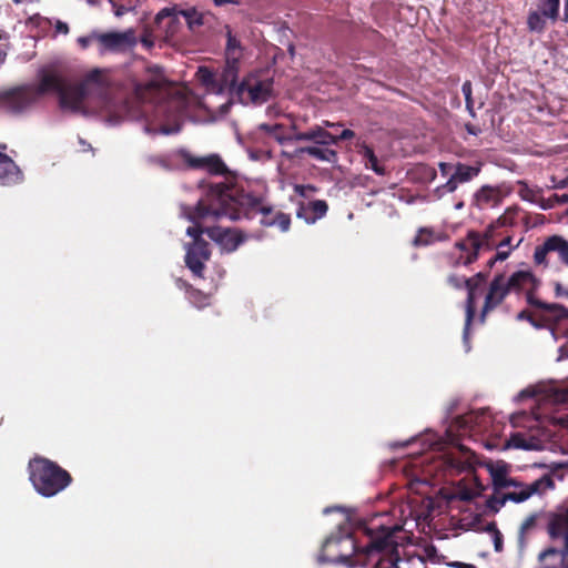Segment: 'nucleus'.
I'll list each match as a JSON object with an SVG mask.
<instances>
[{
    "instance_id": "4c0bfd02",
    "label": "nucleus",
    "mask_w": 568,
    "mask_h": 568,
    "mask_svg": "<svg viewBox=\"0 0 568 568\" xmlns=\"http://www.w3.org/2000/svg\"><path fill=\"white\" fill-rule=\"evenodd\" d=\"M146 161L149 164L158 165L165 171H171L175 168L170 155H151Z\"/></svg>"
},
{
    "instance_id": "5fc2aeb1",
    "label": "nucleus",
    "mask_w": 568,
    "mask_h": 568,
    "mask_svg": "<svg viewBox=\"0 0 568 568\" xmlns=\"http://www.w3.org/2000/svg\"><path fill=\"white\" fill-rule=\"evenodd\" d=\"M191 301L196 307H203L206 305V297L202 296L199 292L191 295Z\"/></svg>"
},
{
    "instance_id": "a878e982",
    "label": "nucleus",
    "mask_w": 568,
    "mask_h": 568,
    "mask_svg": "<svg viewBox=\"0 0 568 568\" xmlns=\"http://www.w3.org/2000/svg\"><path fill=\"white\" fill-rule=\"evenodd\" d=\"M327 209L325 201L316 200L306 206L302 205L297 211V216L304 219L306 223L313 224L326 214Z\"/></svg>"
},
{
    "instance_id": "f704fd0d",
    "label": "nucleus",
    "mask_w": 568,
    "mask_h": 568,
    "mask_svg": "<svg viewBox=\"0 0 568 568\" xmlns=\"http://www.w3.org/2000/svg\"><path fill=\"white\" fill-rule=\"evenodd\" d=\"M546 19L539 11H530L527 17L528 30L542 33L546 30Z\"/></svg>"
},
{
    "instance_id": "774afa93",
    "label": "nucleus",
    "mask_w": 568,
    "mask_h": 568,
    "mask_svg": "<svg viewBox=\"0 0 568 568\" xmlns=\"http://www.w3.org/2000/svg\"><path fill=\"white\" fill-rule=\"evenodd\" d=\"M452 566L456 567V568H474V565L462 562V561H455L452 564Z\"/></svg>"
},
{
    "instance_id": "cd10ccee",
    "label": "nucleus",
    "mask_w": 568,
    "mask_h": 568,
    "mask_svg": "<svg viewBox=\"0 0 568 568\" xmlns=\"http://www.w3.org/2000/svg\"><path fill=\"white\" fill-rule=\"evenodd\" d=\"M349 136L351 135H348V138ZM342 139L343 138H338L334 143L327 144L313 142L314 145L301 148L298 152L308 154L310 156L321 161L333 162L335 160L336 153L329 148V145L335 144L338 140ZM345 139H347V136Z\"/></svg>"
},
{
    "instance_id": "39448f33",
    "label": "nucleus",
    "mask_w": 568,
    "mask_h": 568,
    "mask_svg": "<svg viewBox=\"0 0 568 568\" xmlns=\"http://www.w3.org/2000/svg\"><path fill=\"white\" fill-rule=\"evenodd\" d=\"M204 232L212 241L220 245L222 251L227 253L235 251L243 241L240 233L235 230L222 229L220 226L202 230L199 225L189 226L186 234L193 237V244L186 246L185 263L196 276H202L204 264L211 255L207 243L201 239V234Z\"/></svg>"
},
{
    "instance_id": "13d9d810",
    "label": "nucleus",
    "mask_w": 568,
    "mask_h": 568,
    "mask_svg": "<svg viewBox=\"0 0 568 568\" xmlns=\"http://www.w3.org/2000/svg\"><path fill=\"white\" fill-rule=\"evenodd\" d=\"M54 29H55V32H58V33H62V34L69 33V26L61 20H57L54 22Z\"/></svg>"
},
{
    "instance_id": "864d4df0",
    "label": "nucleus",
    "mask_w": 568,
    "mask_h": 568,
    "mask_svg": "<svg viewBox=\"0 0 568 568\" xmlns=\"http://www.w3.org/2000/svg\"><path fill=\"white\" fill-rule=\"evenodd\" d=\"M513 242V236L511 235H506L503 240H500L499 242L496 243V247L495 248H503V247H514V250L518 246L517 245H513L511 244Z\"/></svg>"
},
{
    "instance_id": "58836bf2",
    "label": "nucleus",
    "mask_w": 568,
    "mask_h": 568,
    "mask_svg": "<svg viewBox=\"0 0 568 568\" xmlns=\"http://www.w3.org/2000/svg\"><path fill=\"white\" fill-rule=\"evenodd\" d=\"M537 518H538V515L537 514H531L529 515L524 521L523 524L520 525V528H519V541L521 544L525 542V536L536 527V524H537Z\"/></svg>"
},
{
    "instance_id": "aec40b11",
    "label": "nucleus",
    "mask_w": 568,
    "mask_h": 568,
    "mask_svg": "<svg viewBox=\"0 0 568 568\" xmlns=\"http://www.w3.org/2000/svg\"><path fill=\"white\" fill-rule=\"evenodd\" d=\"M155 23L164 34V40L173 38L181 27V17L175 9L164 8L155 17Z\"/></svg>"
},
{
    "instance_id": "37998d69",
    "label": "nucleus",
    "mask_w": 568,
    "mask_h": 568,
    "mask_svg": "<svg viewBox=\"0 0 568 568\" xmlns=\"http://www.w3.org/2000/svg\"><path fill=\"white\" fill-rule=\"evenodd\" d=\"M498 494L499 493H497L496 495H493L491 497H489L487 499V507L494 513H498L500 510V508L507 501L506 494H503V495H498Z\"/></svg>"
},
{
    "instance_id": "6e6d98bb",
    "label": "nucleus",
    "mask_w": 568,
    "mask_h": 568,
    "mask_svg": "<svg viewBox=\"0 0 568 568\" xmlns=\"http://www.w3.org/2000/svg\"><path fill=\"white\" fill-rule=\"evenodd\" d=\"M496 250H497V252L494 255L495 256V261L503 262V261L508 258V256L510 255V253L514 250V247H510L508 250H503V248H496Z\"/></svg>"
},
{
    "instance_id": "bb28decb",
    "label": "nucleus",
    "mask_w": 568,
    "mask_h": 568,
    "mask_svg": "<svg viewBox=\"0 0 568 568\" xmlns=\"http://www.w3.org/2000/svg\"><path fill=\"white\" fill-rule=\"evenodd\" d=\"M357 154L361 155L362 162L366 169L373 170L378 175L385 174V166L383 160L379 159L374 150L366 144L357 143Z\"/></svg>"
},
{
    "instance_id": "e433bc0d",
    "label": "nucleus",
    "mask_w": 568,
    "mask_h": 568,
    "mask_svg": "<svg viewBox=\"0 0 568 568\" xmlns=\"http://www.w3.org/2000/svg\"><path fill=\"white\" fill-rule=\"evenodd\" d=\"M517 214V207H508L503 215H500L497 220L494 221V224L498 229L505 226H513L516 223Z\"/></svg>"
},
{
    "instance_id": "2eb2a0df",
    "label": "nucleus",
    "mask_w": 568,
    "mask_h": 568,
    "mask_svg": "<svg viewBox=\"0 0 568 568\" xmlns=\"http://www.w3.org/2000/svg\"><path fill=\"white\" fill-rule=\"evenodd\" d=\"M514 487L517 488L518 490L506 493L507 500L514 503H523L535 494L541 495L547 489L554 488L555 481L550 474H545L540 478L532 481L531 484L525 485L523 483H519V485Z\"/></svg>"
},
{
    "instance_id": "4be33fe9",
    "label": "nucleus",
    "mask_w": 568,
    "mask_h": 568,
    "mask_svg": "<svg viewBox=\"0 0 568 568\" xmlns=\"http://www.w3.org/2000/svg\"><path fill=\"white\" fill-rule=\"evenodd\" d=\"M505 448H516L524 450H540L542 449V442L540 438L525 434L521 432L513 433L505 442Z\"/></svg>"
},
{
    "instance_id": "ddd939ff",
    "label": "nucleus",
    "mask_w": 568,
    "mask_h": 568,
    "mask_svg": "<svg viewBox=\"0 0 568 568\" xmlns=\"http://www.w3.org/2000/svg\"><path fill=\"white\" fill-rule=\"evenodd\" d=\"M510 293L505 273L495 274L494 278L489 283L488 291L485 296L480 312V322L484 323L487 314L501 305Z\"/></svg>"
},
{
    "instance_id": "9b49d317",
    "label": "nucleus",
    "mask_w": 568,
    "mask_h": 568,
    "mask_svg": "<svg viewBox=\"0 0 568 568\" xmlns=\"http://www.w3.org/2000/svg\"><path fill=\"white\" fill-rule=\"evenodd\" d=\"M138 43L135 30L130 28L125 31H111L100 33L99 52L105 54L108 52L120 53L133 49Z\"/></svg>"
},
{
    "instance_id": "2f4dec72",
    "label": "nucleus",
    "mask_w": 568,
    "mask_h": 568,
    "mask_svg": "<svg viewBox=\"0 0 568 568\" xmlns=\"http://www.w3.org/2000/svg\"><path fill=\"white\" fill-rule=\"evenodd\" d=\"M538 11L552 23L560 18V0H538Z\"/></svg>"
},
{
    "instance_id": "6ab92c4d",
    "label": "nucleus",
    "mask_w": 568,
    "mask_h": 568,
    "mask_svg": "<svg viewBox=\"0 0 568 568\" xmlns=\"http://www.w3.org/2000/svg\"><path fill=\"white\" fill-rule=\"evenodd\" d=\"M534 310H523L516 315L517 321H527L535 328H546L550 303L542 302L537 297V304H528Z\"/></svg>"
},
{
    "instance_id": "e2e57ef3",
    "label": "nucleus",
    "mask_w": 568,
    "mask_h": 568,
    "mask_svg": "<svg viewBox=\"0 0 568 568\" xmlns=\"http://www.w3.org/2000/svg\"><path fill=\"white\" fill-rule=\"evenodd\" d=\"M110 2L112 3V6L114 8V14L116 17H122L124 13H126L129 11V8L125 6H115V3L112 0H110Z\"/></svg>"
},
{
    "instance_id": "dca6fc26",
    "label": "nucleus",
    "mask_w": 568,
    "mask_h": 568,
    "mask_svg": "<svg viewBox=\"0 0 568 568\" xmlns=\"http://www.w3.org/2000/svg\"><path fill=\"white\" fill-rule=\"evenodd\" d=\"M547 532L551 540H564L561 558L568 557V506L548 515Z\"/></svg>"
},
{
    "instance_id": "f3484780",
    "label": "nucleus",
    "mask_w": 568,
    "mask_h": 568,
    "mask_svg": "<svg viewBox=\"0 0 568 568\" xmlns=\"http://www.w3.org/2000/svg\"><path fill=\"white\" fill-rule=\"evenodd\" d=\"M176 155L180 156L192 169L204 170L211 174L216 175L224 174L226 172L225 164L216 154L194 156L186 150H180L176 152Z\"/></svg>"
},
{
    "instance_id": "79ce46f5",
    "label": "nucleus",
    "mask_w": 568,
    "mask_h": 568,
    "mask_svg": "<svg viewBox=\"0 0 568 568\" xmlns=\"http://www.w3.org/2000/svg\"><path fill=\"white\" fill-rule=\"evenodd\" d=\"M462 92L465 97V103L467 110L474 114V100H473V87L469 80L465 81L462 85Z\"/></svg>"
},
{
    "instance_id": "1a4fd4ad",
    "label": "nucleus",
    "mask_w": 568,
    "mask_h": 568,
    "mask_svg": "<svg viewBox=\"0 0 568 568\" xmlns=\"http://www.w3.org/2000/svg\"><path fill=\"white\" fill-rule=\"evenodd\" d=\"M236 97L243 104L261 105L274 97L273 78L254 72L246 75L236 87Z\"/></svg>"
},
{
    "instance_id": "7ed1b4c3",
    "label": "nucleus",
    "mask_w": 568,
    "mask_h": 568,
    "mask_svg": "<svg viewBox=\"0 0 568 568\" xmlns=\"http://www.w3.org/2000/svg\"><path fill=\"white\" fill-rule=\"evenodd\" d=\"M275 213L271 206L247 194H240L230 183H215L210 186L205 196L196 206H182V214L197 224L201 220L227 217L236 221L261 214V224L275 226Z\"/></svg>"
},
{
    "instance_id": "052dcab7",
    "label": "nucleus",
    "mask_w": 568,
    "mask_h": 568,
    "mask_svg": "<svg viewBox=\"0 0 568 568\" xmlns=\"http://www.w3.org/2000/svg\"><path fill=\"white\" fill-rule=\"evenodd\" d=\"M561 551H562V548L561 549H557V548H554V547H550L546 550H544L541 554H540V559L545 558V557H548V556H554V555H560L561 556Z\"/></svg>"
},
{
    "instance_id": "8fccbe9b",
    "label": "nucleus",
    "mask_w": 568,
    "mask_h": 568,
    "mask_svg": "<svg viewBox=\"0 0 568 568\" xmlns=\"http://www.w3.org/2000/svg\"><path fill=\"white\" fill-rule=\"evenodd\" d=\"M454 165H455L454 163L440 162L438 164L440 174L443 176H450L452 173L454 172Z\"/></svg>"
},
{
    "instance_id": "c85d7f7f",
    "label": "nucleus",
    "mask_w": 568,
    "mask_h": 568,
    "mask_svg": "<svg viewBox=\"0 0 568 568\" xmlns=\"http://www.w3.org/2000/svg\"><path fill=\"white\" fill-rule=\"evenodd\" d=\"M467 453L468 452H464L462 449L458 454L447 455L445 460L447 469L456 474L469 470L471 468V462L469 460Z\"/></svg>"
},
{
    "instance_id": "0e129e2a",
    "label": "nucleus",
    "mask_w": 568,
    "mask_h": 568,
    "mask_svg": "<svg viewBox=\"0 0 568 568\" xmlns=\"http://www.w3.org/2000/svg\"><path fill=\"white\" fill-rule=\"evenodd\" d=\"M465 129L469 134H473V135H478L481 132V130L478 126H476L471 123H466Z\"/></svg>"
},
{
    "instance_id": "4468645a",
    "label": "nucleus",
    "mask_w": 568,
    "mask_h": 568,
    "mask_svg": "<svg viewBox=\"0 0 568 568\" xmlns=\"http://www.w3.org/2000/svg\"><path fill=\"white\" fill-rule=\"evenodd\" d=\"M549 253H557L559 261L568 266V241L561 235H551L541 245L536 246L534 262L537 265L547 266V255Z\"/></svg>"
},
{
    "instance_id": "423d86ee",
    "label": "nucleus",
    "mask_w": 568,
    "mask_h": 568,
    "mask_svg": "<svg viewBox=\"0 0 568 568\" xmlns=\"http://www.w3.org/2000/svg\"><path fill=\"white\" fill-rule=\"evenodd\" d=\"M334 510L338 511L342 518L337 523L339 531L337 535H332L326 538L322 546L318 560L321 562L339 564L352 568L354 566L352 556L355 555V538L353 536V527L349 524V515L339 507H327L323 513L327 515Z\"/></svg>"
},
{
    "instance_id": "09e8293b",
    "label": "nucleus",
    "mask_w": 568,
    "mask_h": 568,
    "mask_svg": "<svg viewBox=\"0 0 568 568\" xmlns=\"http://www.w3.org/2000/svg\"><path fill=\"white\" fill-rule=\"evenodd\" d=\"M258 130L265 132L268 136H271L272 133H276L277 131L283 130V126L281 124H261L258 126Z\"/></svg>"
},
{
    "instance_id": "a211bd4d",
    "label": "nucleus",
    "mask_w": 568,
    "mask_h": 568,
    "mask_svg": "<svg viewBox=\"0 0 568 568\" xmlns=\"http://www.w3.org/2000/svg\"><path fill=\"white\" fill-rule=\"evenodd\" d=\"M479 166H473L462 162H457L454 165V172L448 178L447 182L443 185V189L448 193H453L457 190L459 184H464L471 181L479 174Z\"/></svg>"
},
{
    "instance_id": "ea45409f",
    "label": "nucleus",
    "mask_w": 568,
    "mask_h": 568,
    "mask_svg": "<svg viewBox=\"0 0 568 568\" xmlns=\"http://www.w3.org/2000/svg\"><path fill=\"white\" fill-rule=\"evenodd\" d=\"M488 278V272H478L471 277H466L465 287H471L473 290H478L483 284L486 283Z\"/></svg>"
},
{
    "instance_id": "603ef678",
    "label": "nucleus",
    "mask_w": 568,
    "mask_h": 568,
    "mask_svg": "<svg viewBox=\"0 0 568 568\" xmlns=\"http://www.w3.org/2000/svg\"><path fill=\"white\" fill-rule=\"evenodd\" d=\"M295 192L301 196H308V193L314 192L315 187L312 185H295Z\"/></svg>"
},
{
    "instance_id": "a19ab883",
    "label": "nucleus",
    "mask_w": 568,
    "mask_h": 568,
    "mask_svg": "<svg viewBox=\"0 0 568 568\" xmlns=\"http://www.w3.org/2000/svg\"><path fill=\"white\" fill-rule=\"evenodd\" d=\"M550 392V397L556 404L568 403V386L554 387Z\"/></svg>"
},
{
    "instance_id": "0eeeda50",
    "label": "nucleus",
    "mask_w": 568,
    "mask_h": 568,
    "mask_svg": "<svg viewBox=\"0 0 568 568\" xmlns=\"http://www.w3.org/2000/svg\"><path fill=\"white\" fill-rule=\"evenodd\" d=\"M498 227L491 222L483 233L470 230L466 236L454 244L458 255L452 254L449 265L452 267L469 266L475 263L481 251H493L496 247V239L499 236Z\"/></svg>"
},
{
    "instance_id": "bf43d9fd",
    "label": "nucleus",
    "mask_w": 568,
    "mask_h": 568,
    "mask_svg": "<svg viewBox=\"0 0 568 568\" xmlns=\"http://www.w3.org/2000/svg\"><path fill=\"white\" fill-rule=\"evenodd\" d=\"M494 538V547L496 551L503 550V535L499 530H496V535L493 536Z\"/></svg>"
},
{
    "instance_id": "c03bdc74",
    "label": "nucleus",
    "mask_w": 568,
    "mask_h": 568,
    "mask_svg": "<svg viewBox=\"0 0 568 568\" xmlns=\"http://www.w3.org/2000/svg\"><path fill=\"white\" fill-rule=\"evenodd\" d=\"M274 222L275 226H277L282 232H286L290 229L291 219L287 214L276 212Z\"/></svg>"
},
{
    "instance_id": "473e14b6",
    "label": "nucleus",
    "mask_w": 568,
    "mask_h": 568,
    "mask_svg": "<svg viewBox=\"0 0 568 568\" xmlns=\"http://www.w3.org/2000/svg\"><path fill=\"white\" fill-rule=\"evenodd\" d=\"M196 78L203 85H205L209 92L216 94L217 74H214L205 67H200L196 71Z\"/></svg>"
},
{
    "instance_id": "c9c22d12",
    "label": "nucleus",
    "mask_w": 568,
    "mask_h": 568,
    "mask_svg": "<svg viewBox=\"0 0 568 568\" xmlns=\"http://www.w3.org/2000/svg\"><path fill=\"white\" fill-rule=\"evenodd\" d=\"M434 242V231L427 227H420L413 240V245L416 247L427 246Z\"/></svg>"
},
{
    "instance_id": "de8ad7c7",
    "label": "nucleus",
    "mask_w": 568,
    "mask_h": 568,
    "mask_svg": "<svg viewBox=\"0 0 568 568\" xmlns=\"http://www.w3.org/2000/svg\"><path fill=\"white\" fill-rule=\"evenodd\" d=\"M258 130L265 132L268 136H271L272 133H276L277 131L283 130V126L281 124H261L258 126Z\"/></svg>"
},
{
    "instance_id": "f03ea898",
    "label": "nucleus",
    "mask_w": 568,
    "mask_h": 568,
    "mask_svg": "<svg viewBox=\"0 0 568 568\" xmlns=\"http://www.w3.org/2000/svg\"><path fill=\"white\" fill-rule=\"evenodd\" d=\"M45 93H57L63 111L87 114L93 95L103 93L100 71L90 72L80 83H69L55 68L40 71L36 85L0 90V111L19 115L28 111Z\"/></svg>"
},
{
    "instance_id": "c756f323",
    "label": "nucleus",
    "mask_w": 568,
    "mask_h": 568,
    "mask_svg": "<svg viewBox=\"0 0 568 568\" xmlns=\"http://www.w3.org/2000/svg\"><path fill=\"white\" fill-rule=\"evenodd\" d=\"M467 290V298L465 303V327H464V338L467 339L469 335L470 325L474 321L476 314V292L477 290H473L471 287H465Z\"/></svg>"
},
{
    "instance_id": "a18cd8bd",
    "label": "nucleus",
    "mask_w": 568,
    "mask_h": 568,
    "mask_svg": "<svg viewBox=\"0 0 568 568\" xmlns=\"http://www.w3.org/2000/svg\"><path fill=\"white\" fill-rule=\"evenodd\" d=\"M99 37L100 32L93 31L88 36L79 37L77 39V42L81 47V49H87L93 41L99 43Z\"/></svg>"
},
{
    "instance_id": "393cba45",
    "label": "nucleus",
    "mask_w": 568,
    "mask_h": 568,
    "mask_svg": "<svg viewBox=\"0 0 568 568\" xmlns=\"http://www.w3.org/2000/svg\"><path fill=\"white\" fill-rule=\"evenodd\" d=\"M501 202V194L498 189L484 185L475 194V204L479 209L495 207Z\"/></svg>"
},
{
    "instance_id": "6e6552de",
    "label": "nucleus",
    "mask_w": 568,
    "mask_h": 568,
    "mask_svg": "<svg viewBox=\"0 0 568 568\" xmlns=\"http://www.w3.org/2000/svg\"><path fill=\"white\" fill-rule=\"evenodd\" d=\"M29 469L30 480L33 487L44 497L57 495L71 481L68 471L44 458H34L31 460L29 463Z\"/></svg>"
},
{
    "instance_id": "4d7b16f0",
    "label": "nucleus",
    "mask_w": 568,
    "mask_h": 568,
    "mask_svg": "<svg viewBox=\"0 0 568 568\" xmlns=\"http://www.w3.org/2000/svg\"><path fill=\"white\" fill-rule=\"evenodd\" d=\"M141 43L144 48L151 49L154 44V41L152 39V34L145 30L144 34L141 37Z\"/></svg>"
},
{
    "instance_id": "20e7f679",
    "label": "nucleus",
    "mask_w": 568,
    "mask_h": 568,
    "mask_svg": "<svg viewBox=\"0 0 568 568\" xmlns=\"http://www.w3.org/2000/svg\"><path fill=\"white\" fill-rule=\"evenodd\" d=\"M358 530H363L369 541L363 547L357 545V567L366 566L372 561L373 568H399L397 562L400 557L397 551L398 542L395 540V534L402 530L400 527L378 525L375 531L357 518Z\"/></svg>"
},
{
    "instance_id": "7c9ffc66",
    "label": "nucleus",
    "mask_w": 568,
    "mask_h": 568,
    "mask_svg": "<svg viewBox=\"0 0 568 568\" xmlns=\"http://www.w3.org/2000/svg\"><path fill=\"white\" fill-rule=\"evenodd\" d=\"M491 478L496 493H499L501 489L519 485V481L515 478L507 477V471L504 467L493 469Z\"/></svg>"
},
{
    "instance_id": "338daca9",
    "label": "nucleus",
    "mask_w": 568,
    "mask_h": 568,
    "mask_svg": "<svg viewBox=\"0 0 568 568\" xmlns=\"http://www.w3.org/2000/svg\"><path fill=\"white\" fill-rule=\"evenodd\" d=\"M560 19L562 22H568V0H564V14Z\"/></svg>"
},
{
    "instance_id": "9d476101",
    "label": "nucleus",
    "mask_w": 568,
    "mask_h": 568,
    "mask_svg": "<svg viewBox=\"0 0 568 568\" xmlns=\"http://www.w3.org/2000/svg\"><path fill=\"white\" fill-rule=\"evenodd\" d=\"M331 130L323 129L321 126H315L310 129L306 132H294L293 134H284L281 131L276 133H272L271 138H273L280 144H285L290 141H312L316 143L327 144L334 143L338 138H346L348 135H353V132L348 129H344L339 131V126L337 124H329Z\"/></svg>"
},
{
    "instance_id": "b1692460",
    "label": "nucleus",
    "mask_w": 568,
    "mask_h": 568,
    "mask_svg": "<svg viewBox=\"0 0 568 568\" xmlns=\"http://www.w3.org/2000/svg\"><path fill=\"white\" fill-rule=\"evenodd\" d=\"M225 60L231 63H240L244 54V47L241 40L229 26H225Z\"/></svg>"
},
{
    "instance_id": "680f3d73",
    "label": "nucleus",
    "mask_w": 568,
    "mask_h": 568,
    "mask_svg": "<svg viewBox=\"0 0 568 568\" xmlns=\"http://www.w3.org/2000/svg\"><path fill=\"white\" fill-rule=\"evenodd\" d=\"M555 294L556 296H566L568 298V288H565L560 283L555 284Z\"/></svg>"
},
{
    "instance_id": "412c9836",
    "label": "nucleus",
    "mask_w": 568,
    "mask_h": 568,
    "mask_svg": "<svg viewBox=\"0 0 568 568\" xmlns=\"http://www.w3.org/2000/svg\"><path fill=\"white\" fill-rule=\"evenodd\" d=\"M239 72V63H225L223 71L217 75L216 94L225 92L236 95V83Z\"/></svg>"
},
{
    "instance_id": "5701e85b",
    "label": "nucleus",
    "mask_w": 568,
    "mask_h": 568,
    "mask_svg": "<svg viewBox=\"0 0 568 568\" xmlns=\"http://www.w3.org/2000/svg\"><path fill=\"white\" fill-rule=\"evenodd\" d=\"M22 181V173L17 164L0 152V184L11 185Z\"/></svg>"
},
{
    "instance_id": "3c124183",
    "label": "nucleus",
    "mask_w": 568,
    "mask_h": 568,
    "mask_svg": "<svg viewBox=\"0 0 568 568\" xmlns=\"http://www.w3.org/2000/svg\"><path fill=\"white\" fill-rule=\"evenodd\" d=\"M520 196L523 200H526V201H530V202H536V193L534 190L525 186L524 189L520 190Z\"/></svg>"
},
{
    "instance_id": "69168bd1",
    "label": "nucleus",
    "mask_w": 568,
    "mask_h": 568,
    "mask_svg": "<svg viewBox=\"0 0 568 568\" xmlns=\"http://www.w3.org/2000/svg\"><path fill=\"white\" fill-rule=\"evenodd\" d=\"M486 530H487L488 532H490L493 536H495V535H496V530H499V529L497 528L496 523H495V521H491V523H489V524L487 525Z\"/></svg>"
},
{
    "instance_id": "72a5a7b5",
    "label": "nucleus",
    "mask_w": 568,
    "mask_h": 568,
    "mask_svg": "<svg viewBox=\"0 0 568 568\" xmlns=\"http://www.w3.org/2000/svg\"><path fill=\"white\" fill-rule=\"evenodd\" d=\"M179 13L180 17L184 18L191 31H195L203 24V14L200 13L195 8L180 10Z\"/></svg>"
},
{
    "instance_id": "f257e3e1",
    "label": "nucleus",
    "mask_w": 568,
    "mask_h": 568,
    "mask_svg": "<svg viewBox=\"0 0 568 568\" xmlns=\"http://www.w3.org/2000/svg\"><path fill=\"white\" fill-rule=\"evenodd\" d=\"M103 93L91 98L87 113L100 112L110 125L119 124L124 118L144 121L143 131L146 134L170 135L181 130L182 114L185 109L184 98L172 97L165 103L154 104L158 98L170 93L166 80L158 74L154 79L135 87V99L125 103H116L106 94L108 88L100 73Z\"/></svg>"
},
{
    "instance_id": "49530a36",
    "label": "nucleus",
    "mask_w": 568,
    "mask_h": 568,
    "mask_svg": "<svg viewBox=\"0 0 568 568\" xmlns=\"http://www.w3.org/2000/svg\"><path fill=\"white\" fill-rule=\"evenodd\" d=\"M465 276H459L457 274H449L447 276V283L449 286L454 287L455 290H462L465 288Z\"/></svg>"
},
{
    "instance_id": "f8f14e48",
    "label": "nucleus",
    "mask_w": 568,
    "mask_h": 568,
    "mask_svg": "<svg viewBox=\"0 0 568 568\" xmlns=\"http://www.w3.org/2000/svg\"><path fill=\"white\" fill-rule=\"evenodd\" d=\"M511 293L525 294L527 304H537V292L541 281L529 270H519L506 277Z\"/></svg>"
}]
</instances>
